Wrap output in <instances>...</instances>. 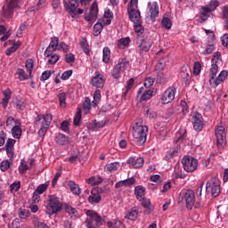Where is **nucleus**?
Returning a JSON list of instances; mask_svg holds the SVG:
<instances>
[{"instance_id": "f03ea898", "label": "nucleus", "mask_w": 228, "mask_h": 228, "mask_svg": "<svg viewBox=\"0 0 228 228\" xmlns=\"http://www.w3.org/2000/svg\"><path fill=\"white\" fill-rule=\"evenodd\" d=\"M62 208V205L60 202L59 198L56 195H49L47 205H46V214L54 215L60 212Z\"/></svg>"}, {"instance_id": "0eeeda50", "label": "nucleus", "mask_w": 228, "mask_h": 228, "mask_svg": "<svg viewBox=\"0 0 228 228\" xmlns=\"http://www.w3.org/2000/svg\"><path fill=\"white\" fill-rule=\"evenodd\" d=\"M42 124L40 129L38 130V136H45L52 122L53 119V116L52 114L43 115L42 117Z\"/></svg>"}, {"instance_id": "a878e982", "label": "nucleus", "mask_w": 228, "mask_h": 228, "mask_svg": "<svg viewBox=\"0 0 228 228\" xmlns=\"http://www.w3.org/2000/svg\"><path fill=\"white\" fill-rule=\"evenodd\" d=\"M55 142L59 145L64 146L69 142L68 137L63 134H56Z\"/></svg>"}, {"instance_id": "c9c22d12", "label": "nucleus", "mask_w": 228, "mask_h": 228, "mask_svg": "<svg viewBox=\"0 0 228 228\" xmlns=\"http://www.w3.org/2000/svg\"><path fill=\"white\" fill-rule=\"evenodd\" d=\"M45 56L46 58H49L47 63L51 65L56 64V62H58L60 59V55H58V53H53V52H52L50 55H45Z\"/></svg>"}, {"instance_id": "9d476101", "label": "nucleus", "mask_w": 228, "mask_h": 228, "mask_svg": "<svg viewBox=\"0 0 228 228\" xmlns=\"http://www.w3.org/2000/svg\"><path fill=\"white\" fill-rule=\"evenodd\" d=\"M87 201L91 205L99 204L102 201V195L99 187L92 189L91 195L88 196Z\"/></svg>"}, {"instance_id": "f704fd0d", "label": "nucleus", "mask_w": 228, "mask_h": 228, "mask_svg": "<svg viewBox=\"0 0 228 228\" xmlns=\"http://www.w3.org/2000/svg\"><path fill=\"white\" fill-rule=\"evenodd\" d=\"M130 42L131 40L129 37L120 38L118 41L117 45L119 49H126L129 45Z\"/></svg>"}, {"instance_id": "7ed1b4c3", "label": "nucleus", "mask_w": 228, "mask_h": 228, "mask_svg": "<svg viewBox=\"0 0 228 228\" xmlns=\"http://www.w3.org/2000/svg\"><path fill=\"white\" fill-rule=\"evenodd\" d=\"M206 191H211L213 198H218L221 193L220 180L216 177H211L206 183Z\"/></svg>"}, {"instance_id": "7c9ffc66", "label": "nucleus", "mask_w": 228, "mask_h": 228, "mask_svg": "<svg viewBox=\"0 0 228 228\" xmlns=\"http://www.w3.org/2000/svg\"><path fill=\"white\" fill-rule=\"evenodd\" d=\"M152 46L151 40H143L141 45H139L141 52H149Z\"/></svg>"}, {"instance_id": "864d4df0", "label": "nucleus", "mask_w": 228, "mask_h": 228, "mask_svg": "<svg viewBox=\"0 0 228 228\" xmlns=\"http://www.w3.org/2000/svg\"><path fill=\"white\" fill-rule=\"evenodd\" d=\"M30 215V212L28 209L26 208H20L19 210V216L20 219H27Z\"/></svg>"}, {"instance_id": "3c124183", "label": "nucleus", "mask_w": 228, "mask_h": 228, "mask_svg": "<svg viewBox=\"0 0 228 228\" xmlns=\"http://www.w3.org/2000/svg\"><path fill=\"white\" fill-rule=\"evenodd\" d=\"M49 184L48 183H42L40 185H38L37 187V189L35 190V191H37V193H39L40 195H43V193H45V191L48 189Z\"/></svg>"}, {"instance_id": "412c9836", "label": "nucleus", "mask_w": 228, "mask_h": 228, "mask_svg": "<svg viewBox=\"0 0 228 228\" xmlns=\"http://www.w3.org/2000/svg\"><path fill=\"white\" fill-rule=\"evenodd\" d=\"M185 133V129H180L178 132H176L174 142L179 145L183 143L186 138Z\"/></svg>"}, {"instance_id": "a19ab883", "label": "nucleus", "mask_w": 228, "mask_h": 228, "mask_svg": "<svg viewBox=\"0 0 228 228\" xmlns=\"http://www.w3.org/2000/svg\"><path fill=\"white\" fill-rule=\"evenodd\" d=\"M80 47H82V51H84L86 55H90L89 45L86 39H82V41H80Z\"/></svg>"}, {"instance_id": "603ef678", "label": "nucleus", "mask_w": 228, "mask_h": 228, "mask_svg": "<svg viewBox=\"0 0 228 228\" xmlns=\"http://www.w3.org/2000/svg\"><path fill=\"white\" fill-rule=\"evenodd\" d=\"M53 73H54V71H51V70L44 71L40 77V81H47L52 77Z\"/></svg>"}, {"instance_id": "5fc2aeb1", "label": "nucleus", "mask_w": 228, "mask_h": 228, "mask_svg": "<svg viewBox=\"0 0 228 228\" xmlns=\"http://www.w3.org/2000/svg\"><path fill=\"white\" fill-rule=\"evenodd\" d=\"M201 69H202V67H201V64H200V61L194 62V64H193V75L194 76L200 75V72H201Z\"/></svg>"}, {"instance_id": "dca6fc26", "label": "nucleus", "mask_w": 228, "mask_h": 228, "mask_svg": "<svg viewBox=\"0 0 228 228\" xmlns=\"http://www.w3.org/2000/svg\"><path fill=\"white\" fill-rule=\"evenodd\" d=\"M80 0H70L69 4H67L66 0H64V7L65 10L70 13H75L77 8L79 6Z\"/></svg>"}, {"instance_id": "e433bc0d", "label": "nucleus", "mask_w": 228, "mask_h": 228, "mask_svg": "<svg viewBox=\"0 0 228 228\" xmlns=\"http://www.w3.org/2000/svg\"><path fill=\"white\" fill-rule=\"evenodd\" d=\"M103 182V179L99 176H91L89 179L86 180V183L90 185H98Z\"/></svg>"}, {"instance_id": "680f3d73", "label": "nucleus", "mask_w": 228, "mask_h": 228, "mask_svg": "<svg viewBox=\"0 0 228 228\" xmlns=\"http://www.w3.org/2000/svg\"><path fill=\"white\" fill-rule=\"evenodd\" d=\"M86 228H98V226L95 224V222L89 218L88 216L86 219Z\"/></svg>"}, {"instance_id": "09e8293b", "label": "nucleus", "mask_w": 228, "mask_h": 228, "mask_svg": "<svg viewBox=\"0 0 228 228\" xmlns=\"http://www.w3.org/2000/svg\"><path fill=\"white\" fill-rule=\"evenodd\" d=\"M30 167L26 164L25 160L22 159L20 166H19V172L20 174L23 175L27 172V170H29Z\"/></svg>"}, {"instance_id": "58836bf2", "label": "nucleus", "mask_w": 228, "mask_h": 228, "mask_svg": "<svg viewBox=\"0 0 228 228\" xmlns=\"http://www.w3.org/2000/svg\"><path fill=\"white\" fill-rule=\"evenodd\" d=\"M215 51V45L213 42H208L207 44L206 49L202 52L203 55H208L213 53Z\"/></svg>"}, {"instance_id": "2f4dec72", "label": "nucleus", "mask_w": 228, "mask_h": 228, "mask_svg": "<svg viewBox=\"0 0 228 228\" xmlns=\"http://www.w3.org/2000/svg\"><path fill=\"white\" fill-rule=\"evenodd\" d=\"M103 28H104V25L102 22H97L94 26L93 36L95 37H99L102 34Z\"/></svg>"}, {"instance_id": "f8f14e48", "label": "nucleus", "mask_w": 228, "mask_h": 228, "mask_svg": "<svg viewBox=\"0 0 228 228\" xmlns=\"http://www.w3.org/2000/svg\"><path fill=\"white\" fill-rule=\"evenodd\" d=\"M59 38L57 37H53L51 38V42L49 44V45L46 47L44 55L45 56H50L52 54V53L56 52L59 47Z\"/></svg>"}, {"instance_id": "bb28decb", "label": "nucleus", "mask_w": 228, "mask_h": 228, "mask_svg": "<svg viewBox=\"0 0 228 228\" xmlns=\"http://www.w3.org/2000/svg\"><path fill=\"white\" fill-rule=\"evenodd\" d=\"M21 124L20 122L18 125H15L11 132H12V136H13V138H20L21 134H22V129H21Z\"/></svg>"}, {"instance_id": "69168bd1", "label": "nucleus", "mask_w": 228, "mask_h": 228, "mask_svg": "<svg viewBox=\"0 0 228 228\" xmlns=\"http://www.w3.org/2000/svg\"><path fill=\"white\" fill-rule=\"evenodd\" d=\"M91 110V99L89 97L86 98V101L84 102V110H86V113L89 112Z\"/></svg>"}, {"instance_id": "ddd939ff", "label": "nucleus", "mask_w": 228, "mask_h": 228, "mask_svg": "<svg viewBox=\"0 0 228 228\" xmlns=\"http://www.w3.org/2000/svg\"><path fill=\"white\" fill-rule=\"evenodd\" d=\"M184 200L189 210H191L195 204V192L193 190H187L184 194Z\"/></svg>"}, {"instance_id": "338daca9", "label": "nucleus", "mask_w": 228, "mask_h": 228, "mask_svg": "<svg viewBox=\"0 0 228 228\" xmlns=\"http://www.w3.org/2000/svg\"><path fill=\"white\" fill-rule=\"evenodd\" d=\"M222 45L228 49V34H224L221 37Z\"/></svg>"}, {"instance_id": "b1692460", "label": "nucleus", "mask_w": 228, "mask_h": 228, "mask_svg": "<svg viewBox=\"0 0 228 228\" xmlns=\"http://www.w3.org/2000/svg\"><path fill=\"white\" fill-rule=\"evenodd\" d=\"M212 12L206 6H203L200 8V19L202 21H206L208 20V18L210 17Z\"/></svg>"}, {"instance_id": "4be33fe9", "label": "nucleus", "mask_w": 228, "mask_h": 228, "mask_svg": "<svg viewBox=\"0 0 228 228\" xmlns=\"http://www.w3.org/2000/svg\"><path fill=\"white\" fill-rule=\"evenodd\" d=\"M143 114L146 118L150 119H154L158 117V113L156 112V110H154V109H151V107L149 106H145L143 108Z\"/></svg>"}, {"instance_id": "20e7f679", "label": "nucleus", "mask_w": 228, "mask_h": 228, "mask_svg": "<svg viewBox=\"0 0 228 228\" xmlns=\"http://www.w3.org/2000/svg\"><path fill=\"white\" fill-rule=\"evenodd\" d=\"M182 164L183 167V169L188 173H192L197 170L199 166V161L197 159L193 158L190 155H185L182 159Z\"/></svg>"}, {"instance_id": "72a5a7b5", "label": "nucleus", "mask_w": 228, "mask_h": 228, "mask_svg": "<svg viewBox=\"0 0 228 228\" xmlns=\"http://www.w3.org/2000/svg\"><path fill=\"white\" fill-rule=\"evenodd\" d=\"M65 210L69 216H71V218L77 219L78 216V211L76 209V208H73L70 205L65 206Z\"/></svg>"}, {"instance_id": "49530a36", "label": "nucleus", "mask_w": 228, "mask_h": 228, "mask_svg": "<svg viewBox=\"0 0 228 228\" xmlns=\"http://www.w3.org/2000/svg\"><path fill=\"white\" fill-rule=\"evenodd\" d=\"M16 74L19 75L20 81H26L27 79H28V76L22 69H18Z\"/></svg>"}, {"instance_id": "f257e3e1", "label": "nucleus", "mask_w": 228, "mask_h": 228, "mask_svg": "<svg viewBox=\"0 0 228 228\" xmlns=\"http://www.w3.org/2000/svg\"><path fill=\"white\" fill-rule=\"evenodd\" d=\"M148 130L149 128L146 126H138L137 123L134 126L133 136L137 146H142L146 142Z\"/></svg>"}, {"instance_id": "774afa93", "label": "nucleus", "mask_w": 228, "mask_h": 228, "mask_svg": "<svg viewBox=\"0 0 228 228\" xmlns=\"http://www.w3.org/2000/svg\"><path fill=\"white\" fill-rule=\"evenodd\" d=\"M61 128L62 131H64L66 133H69V122L63 121L61 125Z\"/></svg>"}, {"instance_id": "4468645a", "label": "nucleus", "mask_w": 228, "mask_h": 228, "mask_svg": "<svg viewBox=\"0 0 228 228\" xmlns=\"http://www.w3.org/2000/svg\"><path fill=\"white\" fill-rule=\"evenodd\" d=\"M91 84L93 85L94 87L103 88L105 85L104 76L97 72L95 76L92 78Z\"/></svg>"}, {"instance_id": "a18cd8bd", "label": "nucleus", "mask_w": 228, "mask_h": 228, "mask_svg": "<svg viewBox=\"0 0 228 228\" xmlns=\"http://www.w3.org/2000/svg\"><path fill=\"white\" fill-rule=\"evenodd\" d=\"M220 5L218 0H211L209 4L206 7L212 12L216 10V8Z\"/></svg>"}, {"instance_id": "423d86ee", "label": "nucleus", "mask_w": 228, "mask_h": 228, "mask_svg": "<svg viewBox=\"0 0 228 228\" xmlns=\"http://www.w3.org/2000/svg\"><path fill=\"white\" fill-rule=\"evenodd\" d=\"M129 61L126 59H120L118 63L111 70L114 78H119L121 74L129 67Z\"/></svg>"}, {"instance_id": "1a4fd4ad", "label": "nucleus", "mask_w": 228, "mask_h": 228, "mask_svg": "<svg viewBox=\"0 0 228 228\" xmlns=\"http://www.w3.org/2000/svg\"><path fill=\"white\" fill-rule=\"evenodd\" d=\"M176 88L175 86L168 87L163 94L161 102L163 104H168L175 100Z\"/></svg>"}, {"instance_id": "c03bdc74", "label": "nucleus", "mask_w": 228, "mask_h": 228, "mask_svg": "<svg viewBox=\"0 0 228 228\" xmlns=\"http://www.w3.org/2000/svg\"><path fill=\"white\" fill-rule=\"evenodd\" d=\"M27 71H28V77H32V70L34 69V61L32 59H28L26 61Z\"/></svg>"}, {"instance_id": "13d9d810", "label": "nucleus", "mask_w": 228, "mask_h": 228, "mask_svg": "<svg viewBox=\"0 0 228 228\" xmlns=\"http://www.w3.org/2000/svg\"><path fill=\"white\" fill-rule=\"evenodd\" d=\"M15 143H16L15 139L9 138L5 143L6 150H14Z\"/></svg>"}, {"instance_id": "cd10ccee", "label": "nucleus", "mask_w": 228, "mask_h": 228, "mask_svg": "<svg viewBox=\"0 0 228 228\" xmlns=\"http://www.w3.org/2000/svg\"><path fill=\"white\" fill-rule=\"evenodd\" d=\"M3 94L4 95V97L2 99V105L4 109H6L11 99L12 92L9 88H7L3 92Z\"/></svg>"}, {"instance_id": "37998d69", "label": "nucleus", "mask_w": 228, "mask_h": 228, "mask_svg": "<svg viewBox=\"0 0 228 228\" xmlns=\"http://www.w3.org/2000/svg\"><path fill=\"white\" fill-rule=\"evenodd\" d=\"M12 165V162H10L8 159H4L0 164V169L2 172H5L11 167Z\"/></svg>"}, {"instance_id": "39448f33", "label": "nucleus", "mask_w": 228, "mask_h": 228, "mask_svg": "<svg viewBox=\"0 0 228 228\" xmlns=\"http://www.w3.org/2000/svg\"><path fill=\"white\" fill-rule=\"evenodd\" d=\"M215 136L219 150L224 149L226 143V131L224 126H220L215 129Z\"/></svg>"}, {"instance_id": "8fccbe9b", "label": "nucleus", "mask_w": 228, "mask_h": 228, "mask_svg": "<svg viewBox=\"0 0 228 228\" xmlns=\"http://www.w3.org/2000/svg\"><path fill=\"white\" fill-rule=\"evenodd\" d=\"M177 153H178V150L177 149H171L168 151H167L165 159H167V160L171 159L174 157H175L177 155Z\"/></svg>"}, {"instance_id": "0e129e2a", "label": "nucleus", "mask_w": 228, "mask_h": 228, "mask_svg": "<svg viewBox=\"0 0 228 228\" xmlns=\"http://www.w3.org/2000/svg\"><path fill=\"white\" fill-rule=\"evenodd\" d=\"M14 107L20 110H24L25 109L24 102L20 99H16V101L14 102Z\"/></svg>"}, {"instance_id": "4c0bfd02", "label": "nucleus", "mask_w": 228, "mask_h": 228, "mask_svg": "<svg viewBox=\"0 0 228 228\" xmlns=\"http://www.w3.org/2000/svg\"><path fill=\"white\" fill-rule=\"evenodd\" d=\"M127 219L132 221H136L138 218V210L135 207L132 208V210L129 211V213L126 216Z\"/></svg>"}, {"instance_id": "c756f323", "label": "nucleus", "mask_w": 228, "mask_h": 228, "mask_svg": "<svg viewBox=\"0 0 228 228\" xmlns=\"http://www.w3.org/2000/svg\"><path fill=\"white\" fill-rule=\"evenodd\" d=\"M68 185L69 187L70 188V191H72V193L75 195V196H79L80 193H81V189L80 187L75 183V182L73 181H69L68 183Z\"/></svg>"}, {"instance_id": "473e14b6", "label": "nucleus", "mask_w": 228, "mask_h": 228, "mask_svg": "<svg viewBox=\"0 0 228 228\" xmlns=\"http://www.w3.org/2000/svg\"><path fill=\"white\" fill-rule=\"evenodd\" d=\"M154 89H148L144 91L140 98L141 102H147L153 97Z\"/></svg>"}, {"instance_id": "aec40b11", "label": "nucleus", "mask_w": 228, "mask_h": 228, "mask_svg": "<svg viewBox=\"0 0 228 228\" xmlns=\"http://www.w3.org/2000/svg\"><path fill=\"white\" fill-rule=\"evenodd\" d=\"M128 164L133 166L134 168H141L144 165V159L139 157L137 159L132 157L128 159Z\"/></svg>"}, {"instance_id": "f3484780", "label": "nucleus", "mask_w": 228, "mask_h": 228, "mask_svg": "<svg viewBox=\"0 0 228 228\" xmlns=\"http://www.w3.org/2000/svg\"><path fill=\"white\" fill-rule=\"evenodd\" d=\"M191 70L189 66H183L181 68L180 76L185 85H188L191 78Z\"/></svg>"}, {"instance_id": "6e6552de", "label": "nucleus", "mask_w": 228, "mask_h": 228, "mask_svg": "<svg viewBox=\"0 0 228 228\" xmlns=\"http://www.w3.org/2000/svg\"><path fill=\"white\" fill-rule=\"evenodd\" d=\"M20 2L21 0H9L7 6L4 7V13L8 17L12 15L15 10L20 8Z\"/></svg>"}, {"instance_id": "de8ad7c7", "label": "nucleus", "mask_w": 228, "mask_h": 228, "mask_svg": "<svg viewBox=\"0 0 228 228\" xmlns=\"http://www.w3.org/2000/svg\"><path fill=\"white\" fill-rule=\"evenodd\" d=\"M120 167L119 162H110V164H107L106 167L109 171L114 172L118 170Z\"/></svg>"}, {"instance_id": "4d7b16f0", "label": "nucleus", "mask_w": 228, "mask_h": 228, "mask_svg": "<svg viewBox=\"0 0 228 228\" xmlns=\"http://www.w3.org/2000/svg\"><path fill=\"white\" fill-rule=\"evenodd\" d=\"M161 23H162V28H165V29H171L172 23L170 19L163 18Z\"/></svg>"}, {"instance_id": "2eb2a0df", "label": "nucleus", "mask_w": 228, "mask_h": 228, "mask_svg": "<svg viewBox=\"0 0 228 228\" xmlns=\"http://www.w3.org/2000/svg\"><path fill=\"white\" fill-rule=\"evenodd\" d=\"M86 215L93 220L98 227L103 224L102 217L97 212L88 209Z\"/></svg>"}, {"instance_id": "c85d7f7f", "label": "nucleus", "mask_w": 228, "mask_h": 228, "mask_svg": "<svg viewBox=\"0 0 228 228\" xmlns=\"http://www.w3.org/2000/svg\"><path fill=\"white\" fill-rule=\"evenodd\" d=\"M111 61V51L110 47H104L102 50V61L106 64Z\"/></svg>"}, {"instance_id": "6e6d98bb", "label": "nucleus", "mask_w": 228, "mask_h": 228, "mask_svg": "<svg viewBox=\"0 0 228 228\" xmlns=\"http://www.w3.org/2000/svg\"><path fill=\"white\" fill-rule=\"evenodd\" d=\"M98 12H99L98 4L96 2H93L89 13L97 17Z\"/></svg>"}, {"instance_id": "a211bd4d", "label": "nucleus", "mask_w": 228, "mask_h": 228, "mask_svg": "<svg viewBox=\"0 0 228 228\" xmlns=\"http://www.w3.org/2000/svg\"><path fill=\"white\" fill-rule=\"evenodd\" d=\"M150 17L152 20H155L159 14V7L158 2H153L149 5Z\"/></svg>"}, {"instance_id": "79ce46f5", "label": "nucleus", "mask_w": 228, "mask_h": 228, "mask_svg": "<svg viewBox=\"0 0 228 228\" xmlns=\"http://www.w3.org/2000/svg\"><path fill=\"white\" fill-rule=\"evenodd\" d=\"M20 123V120L15 119L12 117H8L7 120H6V126L8 128H12L14 126V124H15V126H17Z\"/></svg>"}, {"instance_id": "5701e85b", "label": "nucleus", "mask_w": 228, "mask_h": 228, "mask_svg": "<svg viewBox=\"0 0 228 228\" xmlns=\"http://www.w3.org/2000/svg\"><path fill=\"white\" fill-rule=\"evenodd\" d=\"M134 193H135V198L137 199V200L142 201L143 200V198L145 197L146 189L143 186L139 185V186L135 187Z\"/></svg>"}, {"instance_id": "393cba45", "label": "nucleus", "mask_w": 228, "mask_h": 228, "mask_svg": "<svg viewBox=\"0 0 228 228\" xmlns=\"http://www.w3.org/2000/svg\"><path fill=\"white\" fill-rule=\"evenodd\" d=\"M227 77H228V71H226V70L221 71L219 76L217 77H216V80L213 84V87H217L218 85L223 83V81H224Z\"/></svg>"}, {"instance_id": "052dcab7", "label": "nucleus", "mask_w": 228, "mask_h": 228, "mask_svg": "<svg viewBox=\"0 0 228 228\" xmlns=\"http://www.w3.org/2000/svg\"><path fill=\"white\" fill-rule=\"evenodd\" d=\"M154 83H155V78H153V77H147L144 80L143 86L146 88H151V86H153Z\"/></svg>"}, {"instance_id": "9b49d317", "label": "nucleus", "mask_w": 228, "mask_h": 228, "mask_svg": "<svg viewBox=\"0 0 228 228\" xmlns=\"http://www.w3.org/2000/svg\"><path fill=\"white\" fill-rule=\"evenodd\" d=\"M192 125L195 131L200 132L203 129L204 120L201 114L196 112L192 116Z\"/></svg>"}, {"instance_id": "bf43d9fd", "label": "nucleus", "mask_w": 228, "mask_h": 228, "mask_svg": "<svg viewBox=\"0 0 228 228\" xmlns=\"http://www.w3.org/2000/svg\"><path fill=\"white\" fill-rule=\"evenodd\" d=\"M82 118L81 109H77L76 117L74 118V125L79 126Z\"/></svg>"}, {"instance_id": "e2e57ef3", "label": "nucleus", "mask_w": 228, "mask_h": 228, "mask_svg": "<svg viewBox=\"0 0 228 228\" xmlns=\"http://www.w3.org/2000/svg\"><path fill=\"white\" fill-rule=\"evenodd\" d=\"M20 188V183L15 182L10 186V191L11 193H15L16 191H19Z\"/></svg>"}, {"instance_id": "6ab92c4d", "label": "nucleus", "mask_w": 228, "mask_h": 228, "mask_svg": "<svg viewBox=\"0 0 228 228\" xmlns=\"http://www.w3.org/2000/svg\"><path fill=\"white\" fill-rule=\"evenodd\" d=\"M216 73H218V65H216V63H212L211 69L209 71V85L212 87L216 82Z\"/></svg>"}, {"instance_id": "ea45409f", "label": "nucleus", "mask_w": 228, "mask_h": 228, "mask_svg": "<svg viewBox=\"0 0 228 228\" xmlns=\"http://www.w3.org/2000/svg\"><path fill=\"white\" fill-rule=\"evenodd\" d=\"M58 100L60 102V106L62 108L66 107V94L65 92L60 91L58 94Z\"/></svg>"}]
</instances>
